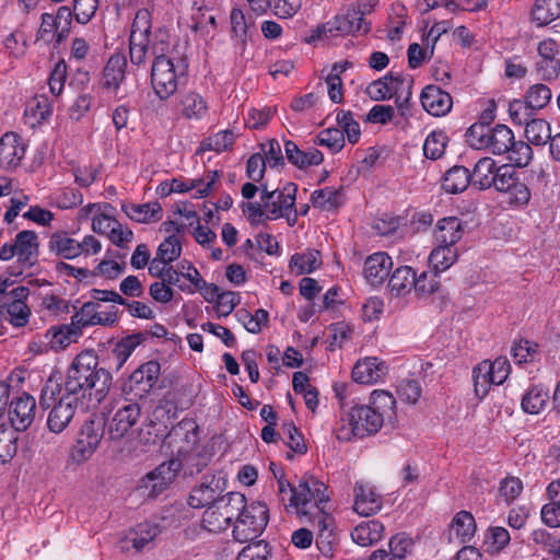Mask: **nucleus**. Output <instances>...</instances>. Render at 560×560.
<instances>
[{
    "mask_svg": "<svg viewBox=\"0 0 560 560\" xmlns=\"http://www.w3.org/2000/svg\"><path fill=\"white\" fill-rule=\"evenodd\" d=\"M113 382L110 372L100 366L94 351H82L67 369L62 383L63 395L86 411L97 407L108 395Z\"/></svg>",
    "mask_w": 560,
    "mask_h": 560,
    "instance_id": "f257e3e1",
    "label": "nucleus"
},
{
    "mask_svg": "<svg viewBox=\"0 0 560 560\" xmlns=\"http://www.w3.org/2000/svg\"><path fill=\"white\" fill-rule=\"evenodd\" d=\"M377 4L378 0H358L348 5L343 14H337L332 20L317 26L308 42L337 35L368 34L371 23L364 16L370 14Z\"/></svg>",
    "mask_w": 560,
    "mask_h": 560,
    "instance_id": "f03ea898",
    "label": "nucleus"
},
{
    "mask_svg": "<svg viewBox=\"0 0 560 560\" xmlns=\"http://www.w3.org/2000/svg\"><path fill=\"white\" fill-rule=\"evenodd\" d=\"M155 40L151 50L154 56L151 66V85L155 95L165 101L170 98L178 88V74L171 57L165 55L168 47V34L165 30L159 28L154 35Z\"/></svg>",
    "mask_w": 560,
    "mask_h": 560,
    "instance_id": "7ed1b4c3",
    "label": "nucleus"
},
{
    "mask_svg": "<svg viewBox=\"0 0 560 560\" xmlns=\"http://www.w3.org/2000/svg\"><path fill=\"white\" fill-rule=\"evenodd\" d=\"M106 424L102 415H92L82 423L70 452L72 462L81 464L91 458L104 438Z\"/></svg>",
    "mask_w": 560,
    "mask_h": 560,
    "instance_id": "20e7f679",
    "label": "nucleus"
},
{
    "mask_svg": "<svg viewBox=\"0 0 560 560\" xmlns=\"http://www.w3.org/2000/svg\"><path fill=\"white\" fill-rule=\"evenodd\" d=\"M246 505V498L240 492H229L220 497L214 509L205 511L202 523L209 530L226 528L235 522L238 524L240 516Z\"/></svg>",
    "mask_w": 560,
    "mask_h": 560,
    "instance_id": "39448f33",
    "label": "nucleus"
},
{
    "mask_svg": "<svg viewBox=\"0 0 560 560\" xmlns=\"http://www.w3.org/2000/svg\"><path fill=\"white\" fill-rule=\"evenodd\" d=\"M335 390L341 402V420L348 422L354 436L362 439L380 431L384 420L376 410L370 405H354L346 410L345 397L337 387H335Z\"/></svg>",
    "mask_w": 560,
    "mask_h": 560,
    "instance_id": "423d86ee",
    "label": "nucleus"
},
{
    "mask_svg": "<svg viewBox=\"0 0 560 560\" xmlns=\"http://www.w3.org/2000/svg\"><path fill=\"white\" fill-rule=\"evenodd\" d=\"M269 521L268 506L262 502L245 505L238 524L234 525L233 537L240 542L257 538L266 528Z\"/></svg>",
    "mask_w": 560,
    "mask_h": 560,
    "instance_id": "0eeeda50",
    "label": "nucleus"
},
{
    "mask_svg": "<svg viewBox=\"0 0 560 560\" xmlns=\"http://www.w3.org/2000/svg\"><path fill=\"white\" fill-rule=\"evenodd\" d=\"M326 491L327 487L324 482L313 476L304 475L292 490L290 506L304 515L308 514L305 508L311 503L322 510L320 504L329 499Z\"/></svg>",
    "mask_w": 560,
    "mask_h": 560,
    "instance_id": "6e6552de",
    "label": "nucleus"
},
{
    "mask_svg": "<svg viewBox=\"0 0 560 560\" xmlns=\"http://www.w3.org/2000/svg\"><path fill=\"white\" fill-rule=\"evenodd\" d=\"M180 468L182 463L179 459L173 458L162 463L141 479L139 490L148 498L154 499L159 497L175 480Z\"/></svg>",
    "mask_w": 560,
    "mask_h": 560,
    "instance_id": "1a4fd4ad",
    "label": "nucleus"
},
{
    "mask_svg": "<svg viewBox=\"0 0 560 560\" xmlns=\"http://www.w3.org/2000/svg\"><path fill=\"white\" fill-rule=\"evenodd\" d=\"M225 479L215 475H205L201 481L192 487L187 503L192 509H214L225 489Z\"/></svg>",
    "mask_w": 560,
    "mask_h": 560,
    "instance_id": "9d476101",
    "label": "nucleus"
},
{
    "mask_svg": "<svg viewBox=\"0 0 560 560\" xmlns=\"http://www.w3.org/2000/svg\"><path fill=\"white\" fill-rule=\"evenodd\" d=\"M161 365L158 361L151 360L141 364L129 376L122 385L126 395L142 398L153 388L159 380Z\"/></svg>",
    "mask_w": 560,
    "mask_h": 560,
    "instance_id": "9b49d317",
    "label": "nucleus"
},
{
    "mask_svg": "<svg viewBox=\"0 0 560 560\" xmlns=\"http://www.w3.org/2000/svg\"><path fill=\"white\" fill-rule=\"evenodd\" d=\"M141 416V408L137 402H129L120 407L108 423V438L118 441L132 432Z\"/></svg>",
    "mask_w": 560,
    "mask_h": 560,
    "instance_id": "f8f14e48",
    "label": "nucleus"
},
{
    "mask_svg": "<svg viewBox=\"0 0 560 560\" xmlns=\"http://www.w3.org/2000/svg\"><path fill=\"white\" fill-rule=\"evenodd\" d=\"M36 401L35 398L26 393L14 398L9 407V418L11 427L19 431H25L34 421Z\"/></svg>",
    "mask_w": 560,
    "mask_h": 560,
    "instance_id": "ddd939ff",
    "label": "nucleus"
},
{
    "mask_svg": "<svg viewBox=\"0 0 560 560\" xmlns=\"http://www.w3.org/2000/svg\"><path fill=\"white\" fill-rule=\"evenodd\" d=\"M9 299L3 301V308L10 315V323L15 327H23L27 324L31 310L25 301L30 295V289L24 285L13 288Z\"/></svg>",
    "mask_w": 560,
    "mask_h": 560,
    "instance_id": "4468645a",
    "label": "nucleus"
},
{
    "mask_svg": "<svg viewBox=\"0 0 560 560\" xmlns=\"http://www.w3.org/2000/svg\"><path fill=\"white\" fill-rule=\"evenodd\" d=\"M161 534V527L155 523L144 522L137 524L120 541L121 551H128L132 547L136 551H142L153 544Z\"/></svg>",
    "mask_w": 560,
    "mask_h": 560,
    "instance_id": "2eb2a0df",
    "label": "nucleus"
},
{
    "mask_svg": "<svg viewBox=\"0 0 560 560\" xmlns=\"http://www.w3.org/2000/svg\"><path fill=\"white\" fill-rule=\"evenodd\" d=\"M25 154V145L19 135L7 132L0 139V166L5 170L20 165Z\"/></svg>",
    "mask_w": 560,
    "mask_h": 560,
    "instance_id": "dca6fc26",
    "label": "nucleus"
},
{
    "mask_svg": "<svg viewBox=\"0 0 560 560\" xmlns=\"http://www.w3.org/2000/svg\"><path fill=\"white\" fill-rule=\"evenodd\" d=\"M70 397L62 395L54 405L47 417V427L54 433L62 432L72 420L75 409L80 407Z\"/></svg>",
    "mask_w": 560,
    "mask_h": 560,
    "instance_id": "f3484780",
    "label": "nucleus"
},
{
    "mask_svg": "<svg viewBox=\"0 0 560 560\" xmlns=\"http://www.w3.org/2000/svg\"><path fill=\"white\" fill-rule=\"evenodd\" d=\"M422 107L433 116L446 115L453 105L452 96L436 85H428L421 93Z\"/></svg>",
    "mask_w": 560,
    "mask_h": 560,
    "instance_id": "a211bd4d",
    "label": "nucleus"
},
{
    "mask_svg": "<svg viewBox=\"0 0 560 560\" xmlns=\"http://www.w3.org/2000/svg\"><path fill=\"white\" fill-rule=\"evenodd\" d=\"M393 268V260L384 252L370 255L364 262V277L372 285H378L384 282Z\"/></svg>",
    "mask_w": 560,
    "mask_h": 560,
    "instance_id": "6ab92c4d",
    "label": "nucleus"
},
{
    "mask_svg": "<svg viewBox=\"0 0 560 560\" xmlns=\"http://www.w3.org/2000/svg\"><path fill=\"white\" fill-rule=\"evenodd\" d=\"M387 373L385 362L377 358H365L358 361L352 369V378L360 384H373L383 378Z\"/></svg>",
    "mask_w": 560,
    "mask_h": 560,
    "instance_id": "aec40b11",
    "label": "nucleus"
},
{
    "mask_svg": "<svg viewBox=\"0 0 560 560\" xmlns=\"http://www.w3.org/2000/svg\"><path fill=\"white\" fill-rule=\"evenodd\" d=\"M127 58L121 54H114L107 60L102 79V88L117 92L126 78Z\"/></svg>",
    "mask_w": 560,
    "mask_h": 560,
    "instance_id": "412c9836",
    "label": "nucleus"
},
{
    "mask_svg": "<svg viewBox=\"0 0 560 560\" xmlns=\"http://www.w3.org/2000/svg\"><path fill=\"white\" fill-rule=\"evenodd\" d=\"M14 248L18 260L30 266L37 260L39 252L38 236L34 231L24 230L15 235Z\"/></svg>",
    "mask_w": 560,
    "mask_h": 560,
    "instance_id": "4be33fe9",
    "label": "nucleus"
},
{
    "mask_svg": "<svg viewBox=\"0 0 560 560\" xmlns=\"http://www.w3.org/2000/svg\"><path fill=\"white\" fill-rule=\"evenodd\" d=\"M121 210L126 215L138 223L158 222L162 219V206L158 201L147 203H128L121 205Z\"/></svg>",
    "mask_w": 560,
    "mask_h": 560,
    "instance_id": "5701e85b",
    "label": "nucleus"
},
{
    "mask_svg": "<svg viewBox=\"0 0 560 560\" xmlns=\"http://www.w3.org/2000/svg\"><path fill=\"white\" fill-rule=\"evenodd\" d=\"M284 151L288 161L301 170L312 165H319L324 161V155L319 150L313 148L307 152L302 151L291 140L284 142Z\"/></svg>",
    "mask_w": 560,
    "mask_h": 560,
    "instance_id": "b1692460",
    "label": "nucleus"
},
{
    "mask_svg": "<svg viewBox=\"0 0 560 560\" xmlns=\"http://www.w3.org/2000/svg\"><path fill=\"white\" fill-rule=\"evenodd\" d=\"M354 511L362 516H370L381 509L380 497L372 488L357 482L354 486Z\"/></svg>",
    "mask_w": 560,
    "mask_h": 560,
    "instance_id": "393cba45",
    "label": "nucleus"
},
{
    "mask_svg": "<svg viewBox=\"0 0 560 560\" xmlns=\"http://www.w3.org/2000/svg\"><path fill=\"white\" fill-rule=\"evenodd\" d=\"M463 222L456 217H446L438 221L434 230L436 244L455 245L463 236Z\"/></svg>",
    "mask_w": 560,
    "mask_h": 560,
    "instance_id": "a878e982",
    "label": "nucleus"
},
{
    "mask_svg": "<svg viewBox=\"0 0 560 560\" xmlns=\"http://www.w3.org/2000/svg\"><path fill=\"white\" fill-rule=\"evenodd\" d=\"M296 191L298 186L294 183H287L283 189H278V194H276L278 202L272 201L270 208L267 212L271 215H266L267 219H278L282 218L284 212H289L295 209V200H296Z\"/></svg>",
    "mask_w": 560,
    "mask_h": 560,
    "instance_id": "bb28decb",
    "label": "nucleus"
},
{
    "mask_svg": "<svg viewBox=\"0 0 560 560\" xmlns=\"http://www.w3.org/2000/svg\"><path fill=\"white\" fill-rule=\"evenodd\" d=\"M49 249L65 259H73L82 254L79 242L69 237L66 232H56L50 236Z\"/></svg>",
    "mask_w": 560,
    "mask_h": 560,
    "instance_id": "cd10ccee",
    "label": "nucleus"
},
{
    "mask_svg": "<svg viewBox=\"0 0 560 560\" xmlns=\"http://www.w3.org/2000/svg\"><path fill=\"white\" fill-rule=\"evenodd\" d=\"M384 532V525L376 520L363 522L354 527L351 533L352 540L362 546H370L377 542Z\"/></svg>",
    "mask_w": 560,
    "mask_h": 560,
    "instance_id": "c85d7f7f",
    "label": "nucleus"
},
{
    "mask_svg": "<svg viewBox=\"0 0 560 560\" xmlns=\"http://www.w3.org/2000/svg\"><path fill=\"white\" fill-rule=\"evenodd\" d=\"M342 188L325 187L313 191L311 195V202L314 208L320 210H336L343 202Z\"/></svg>",
    "mask_w": 560,
    "mask_h": 560,
    "instance_id": "c756f323",
    "label": "nucleus"
},
{
    "mask_svg": "<svg viewBox=\"0 0 560 560\" xmlns=\"http://www.w3.org/2000/svg\"><path fill=\"white\" fill-rule=\"evenodd\" d=\"M495 162L491 158H482L480 159L475 167L471 175V184L479 189H488L492 187V180L495 174V170H498Z\"/></svg>",
    "mask_w": 560,
    "mask_h": 560,
    "instance_id": "7c9ffc66",
    "label": "nucleus"
},
{
    "mask_svg": "<svg viewBox=\"0 0 560 560\" xmlns=\"http://www.w3.org/2000/svg\"><path fill=\"white\" fill-rule=\"evenodd\" d=\"M471 175L465 166H454L450 168L443 178V189L448 194H458L464 191L471 183Z\"/></svg>",
    "mask_w": 560,
    "mask_h": 560,
    "instance_id": "2f4dec72",
    "label": "nucleus"
},
{
    "mask_svg": "<svg viewBox=\"0 0 560 560\" xmlns=\"http://www.w3.org/2000/svg\"><path fill=\"white\" fill-rule=\"evenodd\" d=\"M514 140L513 131L506 125L499 124L491 129L487 149L493 154L501 155L511 150Z\"/></svg>",
    "mask_w": 560,
    "mask_h": 560,
    "instance_id": "473e14b6",
    "label": "nucleus"
},
{
    "mask_svg": "<svg viewBox=\"0 0 560 560\" xmlns=\"http://www.w3.org/2000/svg\"><path fill=\"white\" fill-rule=\"evenodd\" d=\"M19 430L0 424V464H7L16 455Z\"/></svg>",
    "mask_w": 560,
    "mask_h": 560,
    "instance_id": "72a5a7b5",
    "label": "nucleus"
},
{
    "mask_svg": "<svg viewBox=\"0 0 560 560\" xmlns=\"http://www.w3.org/2000/svg\"><path fill=\"white\" fill-rule=\"evenodd\" d=\"M415 270L409 266L398 267L390 276L388 287L396 296L409 292L415 284Z\"/></svg>",
    "mask_w": 560,
    "mask_h": 560,
    "instance_id": "f704fd0d",
    "label": "nucleus"
},
{
    "mask_svg": "<svg viewBox=\"0 0 560 560\" xmlns=\"http://www.w3.org/2000/svg\"><path fill=\"white\" fill-rule=\"evenodd\" d=\"M458 254L454 245L438 244L430 256L429 262L433 266L434 272L444 271L448 269L456 260Z\"/></svg>",
    "mask_w": 560,
    "mask_h": 560,
    "instance_id": "c9c22d12",
    "label": "nucleus"
},
{
    "mask_svg": "<svg viewBox=\"0 0 560 560\" xmlns=\"http://www.w3.org/2000/svg\"><path fill=\"white\" fill-rule=\"evenodd\" d=\"M525 137L534 145H544L551 139V127L541 118H533L526 121Z\"/></svg>",
    "mask_w": 560,
    "mask_h": 560,
    "instance_id": "e433bc0d",
    "label": "nucleus"
},
{
    "mask_svg": "<svg viewBox=\"0 0 560 560\" xmlns=\"http://www.w3.org/2000/svg\"><path fill=\"white\" fill-rule=\"evenodd\" d=\"M147 340V334H131L119 340L113 350L118 364L117 368H121L127 359L131 355L135 349Z\"/></svg>",
    "mask_w": 560,
    "mask_h": 560,
    "instance_id": "4c0bfd02",
    "label": "nucleus"
},
{
    "mask_svg": "<svg viewBox=\"0 0 560 560\" xmlns=\"http://www.w3.org/2000/svg\"><path fill=\"white\" fill-rule=\"evenodd\" d=\"M318 250H310L304 254H294L289 262V267L296 275L312 273L320 265Z\"/></svg>",
    "mask_w": 560,
    "mask_h": 560,
    "instance_id": "58836bf2",
    "label": "nucleus"
},
{
    "mask_svg": "<svg viewBox=\"0 0 560 560\" xmlns=\"http://www.w3.org/2000/svg\"><path fill=\"white\" fill-rule=\"evenodd\" d=\"M377 413L385 419L392 420L396 415V399L395 397L385 390H374L371 395V405Z\"/></svg>",
    "mask_w": 560,
    "mask_h": 560,
    "instance_id": "ea45409f",
    "label": "nucleus"
},
{
    "mask_svg": "<svg viewBox=\"0 0 560 560\" xmlns=\"http://www.w3.org/2000/svg\"><path fill=\"white\" fill-rule=\"evenodd\" d=\"M551 90L544 83H536L528 88L524 101L533 112L545 108L551 101Z\"/></svg>",
    "mask_w": 560,
    "mask_h": 560,
    "instance_id": "a19ab883",
    "label": "nucleus"
},
{
    "mask_svg": "<svg viewBox=\"0 0 560 560\" xmlns=\"http://www.w3.org/2000/svg\"><path fill=\"white\" fill-rule=\"evenodd\" d=\"M452 527L463 544L470 541L476 533L475 518L467 511H460L454 516Z\"/></svg>",
    "mask_w": 560,
    "mask_h": 560,
    "instance_id": "79ce46f5",
    "label": "nucleus"
},
{
    "mask_svg": "<svg viewBox=\"0 0 560 560\" xmlns=\"http://www.w3.org/2000/svg\"><path fill=\"white\" fill-rule=\"evenodd\" d=\"M548 399L549 395L542 387L533 386L522 398V409L526 413L537 415L544 409Z\"/></svg>",
    "mask_w": 560,
    "mask_h": 560,
    "instance_id": "37998d69",
    "label": "nucleus"
},
{
    "mask_svg": "<svg viewBox=\"0 0 560 560\" xmlns=\"http://www.w3.org/2000/svg\"><path fill=\"white\" fill-rule=\"evenodd\" d=\"M188 269L189 270L191 269L194 271V275L192 273H183V277L185 279H187L188 281H190L196 287V289L201 291V294L207 302H209V303L215 302L217 303L222 294V292L220 291V288L214 283H210V284L207 283L200 277L198 269L196 267H194L192 265H189Z\"/></svg>",
    "mask_w": 560,
    "mask_h": 560,
    "instance_id": "c03bdc74",
    "label": "nucleus"
},
{
    "mask_svg": "<svg viewBox=\"0 0 560 560\" xmlns=\"http://www.w3.org/2000/svg\"><path fill=\"white\" fill-rule=\"evenodd\" d=\"M182 114L188 118L200 119L207 113V104L201 95L195 92L186 93L180 101Z\"/></svg>",
    "mask_w": 560,
    "mask_h": 560,
    "instance_id": "a18cd8bd",
    "label": "nucleus"
},
{
    "mask_svg": "<svg viewBox=\"0 0 560 560\" xmlns=\"http://www.w3.org/2000/svg\"><path fill=\"white\" fill-rule=\"evenodd\" d=\"M152 15L148 9H139L131 25L130 39L150 40Z\"/></svg>",
    "mask_w": 560,
    "mask_h": 560,
    "instance_id": "49530a36",
    "label": "nucleus"
},
{
    "mask_svg": "<svg viewBox=\"0 0 560 560\" xmlns=\"http://www.w3.org/2000/svg\"><path fill=\"white\" fill-rule=\"evenodd\" d=\"M560 15V5L548 0H536L532 10L533 20L538 25H546Z\"/></svg>",
    "mask_w": 560,
    "mask_h": 560,
    "instance_id": "de8ad7c7",
    "label": "nucleus"
},
{
    "mask_svg": "<svg viewBox=\"0 0 560 560\" xmlns=\"http://www.w3.org/2000/svg\"><path fill=\"white\" fill-rule=\"evenodd\" d=\"M447 137L442 131L431 132L423 144V154L427 159L438 160L445 151Z\"/></svg>",
    "mask_w": 560,
    "mask_h": 560,
    "instance_id": "09e8293b",
    "label": "nucleus"
},
{
    "mask_svg": "<svg viewBox=\"0 0 560 560\" xmlns=\"http://www.w3.org/2000/svg\"><path fill=\"white\" fill-rule=\"evenodd\" d=\"M315 144L327 147L331 152H339L345 147L343 131L339 128H327L318 133Z\"/></svg>",
    "mask_w": 560,
    "mask_h": 560,
    "instance_id": "8fccbe9b",
    "label": "nucleus"
},
{
    "mask_svg": "<svg viewBox=\"0 0 560 560\" xmlns=\"http://www.w3.org/2000/svg\"><path fill=\"white\" fill-rule=\"evenodd\" d=\"M535 71L544 82L556 81L560 77V59L542 58L536 61Z\"/></svg>",
    "mask_w": 560,
    "mask_h": 560,
    "instance_id": "3c124183",
    "label": "nucleus"
},
{
    "mask_svg": "<svg viewBox=\"0 0 560 560\" xmlns=\"http://www.w3.org/2000/svg\"><path fill=\"white\" fill-rule=\"evenodd\" d=\"M517 179V173L514 167L504 164L495 170L492 186L498 191L506 194V191L516 183Z\"/></svg>",
    "mask_w": 560,
    "mask_h": 560,
    "instance_id": "603ef678",
    "label": "nucleus"
},
{
    "mask_svg": "<svg viewBox=\"0 0 560 560\" xmlns=\"http://www.w3.org/2000/svg\"><path fill=\"white\" fill-rule=\"evenodd\" d=\"M511 540L510 533L502 526H491L485 535V545L491 551L502 550Z\"/></svg>",
    "mask_w": 560,
    "mask_h": 560,
    "instance_id": "864d4df0",
    "label": "nucleus"
},
{
    "mask_svg": "<svg viewBox=\"0 0 560 560\" xmlns=\"http://www.w3.org/2000/svg\"><path fill=\"white\" fill-rule=\"evenodd\" d=\"M491 129L488 126L475 122L466 131V141L475 149H487Z\"/></svg>",
    "mask_w": 560,
    "mask_h": 560,
    "instance_id": "5fc2aeb1",
    "label": "nucleus"
},
{
    "mask_svg": "<svg viewBox=\"0 0 560 560\" xmlns=\"http://www.w3.org/2000/svg\"><path fill=\"white\" fill-rule=\"evenodd\" d=\"M475 394L480 399L489 393L490 386L493 385L486 362L479 363L472 371Z\"/></svg>",
    "mask_w": 560,
    "mask_h": 560,
    "instance_id": "6e6d98bb",
    "label": "nucleus"
},
{
    "mask_svg": "<svg viewBox=\"0 0 560 560\" xmlns=\"http://www.w3.org/2000/svg\"><path fill=\"white\" fill-rule=\"evenodd\" d=\"M388 81L389 79L387 78V74L377 80H374L366 86L365 93L370 96L371 100L376 102L386 101L394 97L395 90L394 88L389 86Z\"/></svg>",
    "mask_w": 560,
    "mask_h": 560,
    "instance_id": "4d7b16f0",
    "label": "nucleus"
},
{
    "mask_svg": "<svg viewBox=\"0 0 560 560\" xmlns=\"http://www.w3.org/2000/svg\"><path fill=\"white\" fill-rule=\"evenodd\" d=\"M439 288L438 273L432 271H423L420 276H415V289L419 296H428L434 293Z\"/></svg>",
    "mask_w": 560,
    "mask_h": 560,
    "instance_id": "13d9d810",
    "label": "nucleus"
},
{
    "mask_svg": "<svg viewBox=\"0 0 560 560\" xmlns=\"http://www.w3.org/2000/svg\"><path fill=\"white\" fill-rule=\"evenodd\" d=\"M509 154V160L514 163L515 166L524 167L528 165V163L533 159V149L529 143L524 141H513L511 144V150L506 152Z\"/></svg>",
    "mask_w": 560,
    "mask_h": 560,
    "instance_id": "bf43d9fd",
    "label": "nucleus"
},
{
    "mask_svg": "<svg viewBox=\"0 0 560 560\" xmlns=\"http://www.w3.org/2000/svg\"><path fill=\"white\" fill-rule=\"evenodd\" d=\"M182 254V244L176 235L167 236L158 247L156 256L166 262H173Z\"/></svg>",
    "mask_w": 560,
    "mask_h": 560,
    "instance_id": "052dcab7",
    "label": "nucleus"
},
{
    "mask_svg": "<svg viewBox=\"0 0 560 560\" xmlns=\"http://www.w3.org/2000/svg\"><path fill=\"white\" fill-rule=\"evenodd\" d=\"M412 548L413 540L405 533L396 534L390 538L389 555L394 558V560L406 558L407 555L411 553Z\"/></svg>",
    "mask_w": 560,
    "mask_h": 560,
    "instance_id": "680f3d73",
    "label": "nucleus"
},
{
    "mask_svg": "<svg viewBox=\"0 0 560 560\" xmlns=\"http://www.w3.org/2000/svg\"><path fill=\"white\" fill-rule=\"evenodd\" d=\"M493 385H501L511 372V365L505 357H499L493 362L486 360Z\"/></svg>",
    "mask_w": 560,
    "mask_h": 560,
    "instance_id": "e2e57ef3",
    "label": "nucleus"
},
{
    "mask_svg": "<svg viewBox=\"0 0 560 560\" xmlns=\"http://www.w3.org/2000/svg\"><path fill=\"white\" fill-rule=\"evenodd\" d=\"M550 503H547L541 509V521L544 524L551 528L560 527V501L559 497H553V493H547Z\"/></svg>",
    "mask_w": 560,
    "mask_h": 560,
    "instance_id": "0e129e2a",
    "label": "nucleus"
},
{
    "mask_svg": "<svg viewBox=\"0 0 560 560\" xmlns=\"http://www.w3.org/2000/svg\"><path fill=\"white\" fill-rule=\"evenodd\" d=\"M49 335H51L50 346L54 349H63L77 339L74 334H72L71 327L66 325L50 328L47 331V336Z\"/></svg>",
    "mask_w": 560,
    "mask_h": 560,
    "instance_id": "69168bd1",
    "label": "nucleus"
},
{
    "mask_svg": "<svg viewBox=\"0 0 560 560\" xmlns=\"http://www.w3.org/2000/svg\"><path fill=\"white\" fill-rule=\"evenodd\" d=\"M538 354V345L528 340H520L512 347V355L517 363L534 361Z\"/></svg>",
    "mask_w": 560,
    "mask_h": 560,
    "instance_id": "338daca9",
    "label": "nucleus"
},
{
    "mask_svg": "<svg viewBox=\"0 0 560 560\" xmlns=\"http://www.w3.org/2000/svg\"><path fill=\"white\" fill-rule=\"evenodd\" d=\"M269 553L268 544L260 540L244 547L236 560H267Z\"/></svg>",
    "mask_w": 560,
    "mask_h": 560,
    "instance_id": "774afa93",
    "label": "nucleus"
}]
</instances>
